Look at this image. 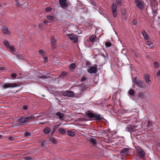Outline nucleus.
<instances>
[{
  "label": "nucleus",
  "mask_w": 160,
  "mask_h": 160,
  "mask_svg": "<svg viewBox=\"0 0 160 160\" xmlns=\"http://www.w3.org/2000/svg\"><path fill=\"white\" fill-rule=\"evenodd\" d=\"M51 129L49 127H47L44 128L43 130V132L45 134L49 133L51 132Z\"/></svg>",
  "instance_id": "nucleus-17"
},
{
  "label": "nucleus",
  "mask_w": 160,
  "mask_h": 160,
  "mask_svg": "<svg viewBox=\"0 0 160 160\" xmlns=\"http://www.w3.org/2000/svg\"><path fill=\"white\" fill-rule=\"evenodd\" d=\"M47 18L51 20H52L54 19V17L53 16L51 15L47 16Z\"/></svg>",
  "instance_id": "nucleus-41"
},
{
  "label": "nucleus",
  "mask_w": 160,
  "mask_h": 160,
  "mask_svg": "<svg viewBox=\"0 0 160 160\" xmlns=\"http://www.w3.org/2000/svg\"><path fill=\"white\" fill-rule=\"evenodd\" d=\"M156 0H153L154 2H156Z\"/></svg>",
  "instance_id": "nucleus-59"
},
{
  "label": "nucleus",
  "mask_w": 160,
  "mask_h": 160,
  "mask_svg": "<svg viewBox=\"0 0 160 160\" xmlns=\"http://www.w3.org/2000/svg\"><path fill=\"white\" fill-rule=\"evenodd\" d=\"M153 65H154V67L155 68H157L159 66H158V63L156 61V62H155L154 63H153Z\"/></svg>",
  "instance_id": "nucleus-43"
},
{
  "label": "nucleus",
  "mask_w": 160,
  "mask_h": 160,
  "mask_svg": "<svg viewBox=\"0 0 160 160\" xmlns=\"http://www.w3.org/2000/svg\"><path fill=\"white\" fill-rule=\"evenodd\" d=\"M68 74L67 72H62L61 74L59 75L60 78H64V76H67Z\"/></svg>",
  "instance_id": "nucleus-28"
},
{
  "label": "nucleus",
  "mask_w": 160,
  "mask_h": 160,
  "mask_svg": "<svg viewBox=\"0 0 160 160\" xmlns=\"http://www.w3.org/2000/svg\"><path fill=\"white\" fill-rule=\"evenodd\" d=\"M17 58L18 59H23V57L22 55H18L17 56Z\"/></svg>",
  "instance_id": "nucleus-47"
},
{
  "label": "nucleus",
  "mask_w": 160,
  "mask_h": 160,
  "mask_svg": "<svg viewBox=\"0 0 160 160\" xmlns=\"http://www.w3.org/2000/svg\"><path fill=\"white\" fill-rule=\"evenodd\" d=\"M45 60H46V59H47V58H45Z\"/></svg>",
  "instance_id": "nucleus-58"
},
{
  "label": "nucleus",
  "mask_w": 160,
  "mask_h": 160,
  "mask_svg": "<svg viewBox=\"0 0 160 160\" xmlns=\"http://www.w3.org/2000/svg\"><path fill=\"white\" fill-rule=\"evenodd\" d=\"M146 44L151 48H152L154 46L152 42L150 41H147L146 42Z\"/></svg>",
  "instance_id": "nucleus-27"
},
{
  "label": "nucleus",
  "mask_w": 160,
  "mask_h": 160,
  "mask_svg": "<svg viewBox=\"0 0 160 160\" xmlns=\"http://www.w3.org/2000/svg\"><path fill=\"white\" fill-rule=\"evenodd\" d=\"M3 44L4 45L7 47L8 48V47H9V42L6 39L4 40L3 41Z\"/></svg>",
  "instance_id": "nucleus-30"
},
{
  "label": "nucleus",
  "mask_w": 160,
  "mask_h": 160,
  "mask_svg": "<svg viewBox=\"0 0 160 160\" xmlns=\"http://www.w3.org/2000/svg\"><path fill=\"white\" fill-rule=\"evenodd\" d=\"M8 48L12 52H13L15 51L14 48L13 46H10L9 45V47H8Z\"/></svg>",
  "instance_id": "nucleus-37"
},
{
  "label": "nucleus",
  "mask_w": 160,
  "mask_h": 160,
  "mask_svg": "<svg viewBox=\"0 0 160 160\" xmlns=\"http://www.w3.org/2000/svg\"><path fill=\"white\" fill-rule=\"evenodd\" d=\"M50 76H47L45 75L40 76H39V78H45L47 79L49 78Z\"/></svg>",
  "instance_id": "nucleus-39"
},
{
  "label": "nucleus",
  "mask_w": 160,
  "mask_h": 160,
  "mask_svg": "<svg viewBox=\"0 0 160 160\" xmlns=\"http://www.w3.org/2000/svg\"><path fill=\"white\" fill-rule=\"evenodd\" d=\"M31 133L28 132H26L24 133V136L26 137H29L31 136Z\"/></svg>",
  "instance_id": "nucleus-38"
},
{
  "label": "nucleus",
  "mask_w": 160,
  "mask_h": 160,
  "mask_svg": "<svg viewBox=\"0 0 160 160\" xmlns=\"http://www.w3.org/2000/svg\"><path fill=\"white\" fill-rule=\"evenodd\" d=\"M20 85L19 83H12L7 82L4 83L2 85V87L4 89H6L9 88H14L18 87Z\"/></svg>",
  "instance_id": "nucleus-2"
},
{
  "label": "nucleus",
  "mask_w": 160,
  "mask_h": 160,
  "mask_svg": "<svg viewBox=\"0 0 160 160\" xmlns=\"http://www.w3.org/2000/svg\"><path fill=\"white\" fill-rule=\"evenodd\" d=\"M147 126V127H149L151 128H152L153 127L152 122L150 121H148V123Z\"/></svg>",
  "instance_id": "nucleus-36"
},
{
  "label": "nucleus",
  "mask_w": 160,
  "mask_h": 160,
  "mask_svg": "<svg viewBox=\"0 0 160 160\" xmlns=\"http://www.w3.org/2000/svg\"><path fill=\"white\" fill-rule=\"evenodd\" d=\"M122 18L126 20L127 18L128 14L126 9L124 10L122 12Z\"/></svg>",
  "instance_id": "nucleus-14"
},
{
  "label": "nucleus",
  "mask_w": 160,
  "mask_h": 160,
  "mask_svg": "<svg viewBox=\"0 0 160 160\" xmlns=\"http://www.w3.org/2000/svg\"><path fill=\"white\" fill-rule=\"evenodd\" d=\"M117 6L116 4L113 3L112 6V11L113 16L114 18L117 17L118 13L117 12Z\"/></svg>",
  "instance_id": "nucleus-5"
},
{
  "label": "nucleus",
  "mask_w": 160,
  "mask_h": 160,
  "mask_svg": "<svg viewBox=\"0 0 160 160\" xmlns=\"http://www.w3.org/2000/svg\"><path fill=\"white\" fill-rule=\"evenodd\" d=\"M136 149L140 156V158L143 159L145 157V153L144 150L139 147H138Z\"/></svg>",
  "instance_id": "nucleus-4"
},
{
  "label": "nucleus",
  "mask_w": 160,
  "mask_h": 160,
  "mask_svg": "<svg viewBox=\"0 0 160 160\" xmlns=\"http://www.w3.org/2000/svg\"><path fill=\"white\" fill-rule=\"evenodd\" d=\"M76 65V64L75 63H72L70 64L69 68L71 69H73L75 68Z\"/></svg>",
  "instance_id": "nucleus-32"
},
{
  "label": "nucleus",
  "mask_w": 160,
  "mask_h": 160,
  "mask_svg": "<svg viewBox=\"0 0 160 160\" xmlns=\"http://www.w3.org/2000/svg\"><path fill=\"white\" fill-rule=\"evenodd\" d=\"M2 31L3 33L7 34H9L10 33L9 31H8V28L5 26H4L2 27Z\"/></svg>",
  "instance_id": "nucleus-19"
},
{
  "label": "nucleus",
  "mask_w": 160,
  "mask_h": 160,
  "mask_svg": "<svg viewBox=\"0 0 160 160\" xmlns=\"http://www.w3.org/2000/svg\"><path fill=\"white\" fill-rule=\"evenodd\" d=\"M8 139L10 141H13L15 139L14 137L12 136H9L8 137Z\"/></svg>",
  "instance_id": "nucleus-48"
},
{
  "label": "nucleus",
  "mask_w": 160,
  "mask_h": 160,
  "mask_svg": "<svg viewBox=\"0 0 160 160\" xmlns=\"http://www.w3.org/2000/svg\"><path fill=\"white\" fill-rule=\"evenodd\" d=\"M2 136L1 134H0V139L2 138Z\"/></svg>",
  "instance_id": "nucleus-57"
},
{
  "label": "nucleus",
  "mask_w": 160,
  "mask_h": 160,
  "mask_svg": "<svg viewBox=\"0 0 160 160\" xmlns=\"http://www.w3.org/2000/svg\"><path fill=\"white\" fill-rule=\"evenodd\" d=\"M60 124H57L55 125L53 127L52 130L55 132L57 129L60 126Z\"/></svg>",
  "instance_id": "nucleus-34"
},
{
  "label": "nucleus",
  "mask_w": 160,
  "mask_h": 160,
  "mask_svg": "<svg viewBox=\"0 0 160 160\" xmlns=\"http://www.w3.org/2000/svg\"><path fill=\"white\" fill-rule=\"evenodd\" d=\"M67 0H59V4L62 8H67L68 7V4L67 3Z\"/></svg>",
  "instance_id": "nucleus-10"
},
{
  "label": "nucleus",
  "mask_w": 160,
  "mask_h": 160,
  "mask_svg": "<svg viewBox=\"0 0 160 160\" xmlns=\"http://www.w3.org/2000/svg\"><path fill=\"white\" fill-rule=\"evenodd\" d=\"M27 160H34L33 158H31L29 157H28L27 158Z\"/></svg>",
  "instance_id": "nucleus-51"
},
{
  "label": "nucleus",
  "mask_w": 160,
  "mask_h": 160,
  "mask_svg": "<svg viewBox=\"0 0 160 160\" xmlns=\"http://www.w3.org/2000/svg\"><path fill=\"white\" fill-rule=\"evenodd\" d=\"M62 95L68 97H73L74 96L73 92L69 90L65 91L63 92Z\"/></svg>",
  "instance_id": "nucleus-6"
},
{
  "label": "nucleus",
  "mask_w": 160,
  "mask_h": 160,
  "mask_svg": "<svg viewBox=\"0 0 160 160\" xmlns=\"http://www.w3.org/2000/svg\"><path fill=\"white\" fill-rule=\"evenodd\" d=\"M50 42L51 43L52 47V48L53 49H54L55 48L53 46H55V45L56 40L55 39V37L54 36L52 35V36L51 38Z\"/></svg>",
  "instance_id": "nucleus-12"
},
{
  "label": "nucleus",
  "mask_w": 160,
  "mask_h": 160,
  "mask_svg": "<svg viewBox=\"0 0 160 160\" xmlns=\"http://www.w3.org/2000/svg\"><path fill=\"white\" fill-rule=\"evenodd\" d=\"M44 22L45 24H47L48 22L47 21L44 20Z\"/></svg>",
  "instance_id": "nucleus-54"
},
{
  "label": "nucleus",
  "mask_w": 160,
  "mask_h": 160,
  "mask_svg": "<svg viewBox=\"0 0 160 160\" xmlns=\"http://www.w3.org/2000/svg\"><path fill=\"white\" fill-rule=\"evenodd\" d=\"M97 71V68L96 67L92 66L90 68L88 72L90 73H96Z\"/></svg>",
  "instance_id": "nucleus-11"
},
{
  "label": "nucleus",
  "mask_w": 160,
  "mask_h": 160,
  "mask_svg": "<svg viewBox=\"0 0 160 160\" xmlns=\"http://www.w3.org/2000/svg\"><path fill=\"white\" fill-rule=\"evenodd\" d=\"M56 115L58 117V118L61 120H64V117L65 116V114L60 112H58L56 113Z\"/></svg>",
  "instance_id": "nucleus-15"
},
{
  "label": "nucleus",
  "mask_w": 160,
  "mask_h": 160,
  "mask_svg": "<svg viewBox=\"0 0 160 160\" xmlns=\"http://www.w3.org/2000/svg\"><path fill=\"white\" fill-rule=\"evenodd\" d=\"M76 86L79 87V89L81 92L84 91L88 88L87 86L84 83H82L80 85H77Z\"/></svg>",
  "instance_id": "nucleus-9"
},
{
  "label": "nucleus",
  "mask_w": 160,
  "mask_h": 160,
  "mask_svg": "<svg viewBox=\"0 0 160 160\" xmlns=\"http://www.w3.org/2000/svg\"><path fill=\"white\" fill-rule=\"evenodd\" d=\"M49 140L53 143L56 144L57 143V141L53 138L50 137L49 138Z\"/></svg>",
  "instance_id": "nucleus-29"
},
{
  "label": "nucleus",
  "mask_w": 160,
  "mask_h": 160,
  "mask_svg": "<svg viewBox=\"0 0 160 160\" xmlns=\"http://www.w3.org/2000/svg\"><path fill=\"white\" fill-rule=\"evenodd\" d=\"M149 0V1H150V2H151V0Z\"/></svg>",
  "instance_id": "nucleus-60"
},
{
  "label": "nucleus",
  "mask_w": 160,
  "mask_h": 160,
  "mask_svg": "<svg viewBox=\"0 0 160 160\" xmlns=\"http://www.w3.org/2000/svg\"><path fill=\"white\" fill-rule=\"evenodd\" d=\"M55 132L54 131H53L52 130V132L51 133V135H52Z\"/></svg>",
  "instance_id": "nucleus-56"
},
{
  "label": "nucleus",
  "mask_w": 160,
  "mask_h": 160,
  "mask_svg": "<svg viewBox=\"0 0 160 160\" xmlns=\"http://www.w3.org/2000/svg\"><path fill=\"white\" fill-rule=\"evenodd\" d=\"M116 2L118 6H121L122 5V0H116Z\"/></svg>",
  "instance_id": "nucleus-35"
},
{
  "label": "nucleus",
  "mask_w": 160,
  "mask_h": 160,
  "mask_svg": "<svg viewBox=\"0 0 160 160\" xmlns=\"http://www.w3.org/2000/svg\"><path fill=\"white\" fill-rule=\"evenodd\" d=\"M157 76H160V70H159L157 74Z\"/></svg>",
  "instance_id": "nucleus-53"
},
{
  "label": "nucleus",
  "mask_w": 160,
  "mask_h": 160,
  "mask_svg": "<svg viewBox=\"0 0 160 160\" xmlns=\"http://www.w3.org/2000/svg\"><path fill=\"white\" fill-rule=\"evenodd\" d=\"M51 10H52L51 8H50V7H48L46 8V11H48V12L50 11Z\"/></svg>",
  "instance_id": "nucleus-50"
},
{
  "label": "nucleus",
  "mask_w": 160,
  "mask_h": 160,
  "mask_svg": "<svg viewBox=\"0 0 160 160\" xmlns=\"http://www.w3.org/2000/svg\"><path fill=\"white\" fill-rule=\"evenodd\" d=\"M138 97L139 99H142L143 98L144 95L142 93H138Z\"/></svg>",
  "instance_id": "nucleus-33"
},
{
  "label": "nucleus",
  "mask_w": 160,
  "mask_h": 160,
  "mask_svg": "<svg viewBox=\"0 0 160 160\" xmlns=\"http://www.w3.org/2000/svg\"><path fill=\"white\" fill-rule=\"evenodd\" d=\"M129 148H124L121 151V153L124 154H128V153Z\"/></svg>",
  "instance_id": "nucleus-23"
},
{
  "label": "nucleus",
  "mask_w": 160,
  "mask_h": 160,
  "mask_svg": "<svg viewBox=\"0 0 160 160\" xmlns=\"http://www.w3.org/2000/svg\"><path fill=\"white\" fill-rule=\"evenodd\" d=\"M141 33L143 36L144 40H147L149 39V35L145 30H142Z\"/></svg>",
  "instance_id": "nucleus-13"
},
{
  "label": "nucleus",
  "mask_w": 160,
  "mask_h": 160,
  "mask_svg": "<svg viewBox=\"0 0 160 160\" xmlns=\"http://www.w3.org/2000/svg\"><path fill=\"white\" fill-rule=\"evenodd\" d=\"M134 128L133 126H128L126 127V130L128 132H134L133 130Z\"/></svg>",
  "instance_id": "nucleus-21"
},
{
  "label": "nucleus",
  "mask_w": 160,
  "mask_h": 160,
  "mask_svg": "<svg viewBox=\"0 0 160 160\" xmlns=\"http://www.w3.org/2000/svg\"><path fill=\"white\" fill-rule=\"evenodd\" d=\"M90 143H92L94 146H96L97 144L96 140L93 138H90L89 139Z\"/></svg>",
  "instance_id": "nucleus-18"
},
{
  "label": "nucleus",
  "mask_w": 160,
  "mask_h": 160,
  "mask_svg": "<svg viewBox=\"0 0 160 160\" xmlns=\"http://www.w3.org/2000/svg\"><path fill=\"white\" fill-rule=\"evenodd\" d=\"M129 94L132 96H134V91L132 89H130L129 91Z\"/></svg>",
  "instance_id": "nucleus-31"
},
{
  "label": "nucleus",
  "mask_w": 160,
  "mask_h": 160,
  "mask_svg": "<svg viewBox=\"0 0 160 160\" xmlns=\"http://www.w3.org/2000/svg\"><path fill=\"white\" fill-rule=\"evenodd\" d=\"M135 2L138 7L141 9H143L144 5L143 2L140 0H135Z\"/></svg>",
  "instance_id": "nucleus-7"
},
{
  "label": "nucleus",
  "mask_w": 160,
  "mask_h": 160,
  "mask_svg": "<svg viewBox=\"0 0 160 160\" xmlns=\"http://www.w3.org/2000/svg\"><path fill=\"white\" fill-rule=\"evenodd\" d=\"M144 78L147 84H149L151 83V81L150 80V78L148 75H144Z\"/></svg>",
  "instance_id": "nucleus-16"
},
{
  "label": "nucleus",
  "mask_w": 160,
  "mask_h": 160,
  "mask_svg": "<svg viewBox=\"0 0 160 160\" xmlns=\"http://www.w3.org/2000/svg\"><path fill=\"white\" fill-rule=\"evenodd\" d=\"M35 118V117L33 115L28 116H22L18 120V125H22L24 123L33 119Z\"/></svg>",
  "instance_id": "nucleus-1"
},
{
  "label": "nucleus",
  "mask_w": 160,
  "mask_h": 160,
  "mask_svg": "<svg viewBox=\"0 0 160 160\" xmlns=\"http://www.w3.org/2000/svg\"><path fill=\"white\" fill-rule=\"evenodd\" d=\"M23 109L24 110H27L28 109V107L27 106H24L23 107Z\"/></svg>",
  "instance_id": "nucleus-52"
},
{
  "label": "nucleus",
  "mask_w": 160,
  "mask_h": 160,
  "mask_svg": "<svg viewBox=\"0 0 160 160\" xmlns=\"http://www.w3.org/2000/svg\"><path fill=\"white\" fill-rule=\"evenodd\" d=\"M132 23L133 25H136L137 24V21L136 20H133L132 21Z\"/></svg>",
  "instance_id": "nucleus-49"
},
{
  "label": "nucleus",
  "mask_w": 160,
  "mask_h": 160,
  "mask_svg": "<svg viewBox=\"0 0 160 160\" xmlns=\"http://www.w3.org/2000/svg\"><path fill=\"white\" fill-rule=\"evenodd\" d=\"M95 120H100L103 118L101 117L99 114L95 115Z\"/></svg>",
  "instance_id": "nucleus-26"
},
{
  "label": "nucleus",
  "mask_w": 160,
  "mask_h": 160,
  "mask_svg": "<svg viewBox=\"0 0 160 160\" xmlns=\"http://www.w3.org/2000/svg\"><path fill=\"white\" fill-rule=\"evenodd\" d=\"M86 80V78L85 76H83L80 80V82H83L85 81Z\"/></svg>",
  "instance_id": "nucleus-46"
},
{
  "label": "nucleus",
  "mask_w": 160,
  "mask_h": 160,
  "mask_svg": "<svg viewBox=\"0 0 160 160\" xmlns=\"http://www.w3.org/2000/svg\"><path fill=\"white\" fill-rule=\"evenodd\" d=\"M67 134L68 135L71 137H73L75 135V133L74 132H73L70 130H68L67 131Z\"/></svg>",
  "instance_id": "nucleus-22"
},
{
  "label": "nucleus",
  "mask_w": 160,
  "mask_h": 160,
  "mask_svg": "<svg viewBox=\"0 0 160 160\" xmlns=\"http://www.w3.org/2000/svg\"><path fill=\"white\" fill-rule=\"evenodd\" d=\"M17 76V74L15 73H12L11 75V77L13 78H15Z\"/></svg>",
  "instance_id": "nucleus-45"
},
{
  "label": "nucleus",
  "mask_w": 160,
  "mask_h": 160,
  "mask_svg": "<svg viewBox=\"0 0 160 160\" xmlns=\"http://www.w3.org/2000/svg\"><path fill=\"white\" fill-rule=\"evenodd\" d=\"M15 2L16 6L18 7H20L21 4L19 2L18 0H15Z\"/></svg>",
  "instance_id": "nucleus-40"
},
{
  "label": "nucleus",
  "mask_w": 160,
  "mask_h": 160,
  "mask_svg": "<svg viewBox=\"0 0 160 160\" xmlns=\"http://www.w3.org/2000/svg\"><path fill=\"white\" fill-rule=\"evenodd\" d=\"M38 52L40 54L42 55H44L45 53L44 52L42 49H40L38 51Z\"/></svg>",
  "instance_id": "nucleus-42"
},
{
  "label": "nucleus",
  "mask_w": 160,
  "mask_h": 160,
  "mask_svg": "<svg viewBox=\"0 0 160 160\" xmlns=\"http://www.w3.org/2000/svg\"><path fill=\"white\" fill-rule=\"evenodd\" d=\"M106 46L107 47H110L111 46V43L110 42H106L105 43Z\"/></svg>",
  "instance_id": "nucleus-44"
},
{
  "label": "nucleus",
  "mask_w": 160,
  "mask_h": 160,
  "mask_svg": "<svg viewBox=\"0 0 160 160\" xmlns=\"http://www.w3.org/2000/svg\"><path fill=\"white\" fill-rule=\"evenodd\" d=\"M87 117L90 118H94L95 114L92 112H88L86 114Z\"/></svg>",
  "instance_id": "nucleus-24"
},
{
  "label": "nucleus",
  "mask_w": 160,
  "mask_h": 160,
  "mask_svg": "<svg viewBox=\"0 0 160 160\" xmlns=\"http://www.w3.org/2000/svg\"><path fill=\"white\" fill-rule=\"evenodd\" d=\"M96 36L95 35H92L89 38L90 41L92 42H94L96 41Z\"/></svg>",
  "instance_id": "nucleus-20"
},
{
  "label": "nucleus",
  "mask_w": 160,
  "mask_h": 160,
  "mask_svg": "<svg viewBox=\"0 0 160 160\" xmlns=\"http://www.w3.org/2000/svg\"><path fill=\"white\" fill-rule=\"evenodd\" d=\"M68 37L74 42L77 43L78 42V38L76 35H74L73 34H69L68 35Z\"/></svg>",
  "instance_id": "nucleus-8"
},
{
  "label": "nucleus",
  "mask_w": 160,
  "mask_h": 160,
  "mask_svg": "<svg viewBox=\"0 0 160 160\" xmlns=\"http://www.w3.org/2000/svg\"><path fill=\"white\" fill-rule=\"evenodd\" d=\"M134 82L140 88H145L146 87V85L143 83L142 82L136 78L134 79Z\"/></svg>",
  "instance_id": "nucleus-3"
},
{
  "label": "nucleus",
  "mask_w": 160,
  "mask_h": 160,
  "mask_svg": "<svg viewBox=\"0 0 160 160\" xmlns=\"http://www.w3.org/2000/svg\"><path fill=\"white\" fill-rule=\"evenodd\" d=\"M157 145L159 146V147L160 148V142H158Z\"/></svg>",
  "instance_id": "nucleus-55"
},
{
  "label": "nucleus",
  "mask_w": 160,
  "mask_h": 160,
  "mask_svg": "<svg viewBox=\"0 0 160 160\" xmlns=\"http://www.w3.org/2000/svg\"><path fill=\"white\" fill-rule=\"evenodd\" d=\"M58 131L59 133L61 134H65L66 132V131L65 130L62 128H59L58 129Z\"/></svg>",
  "instance_id": "nucleus-25"
}]
</instances>
